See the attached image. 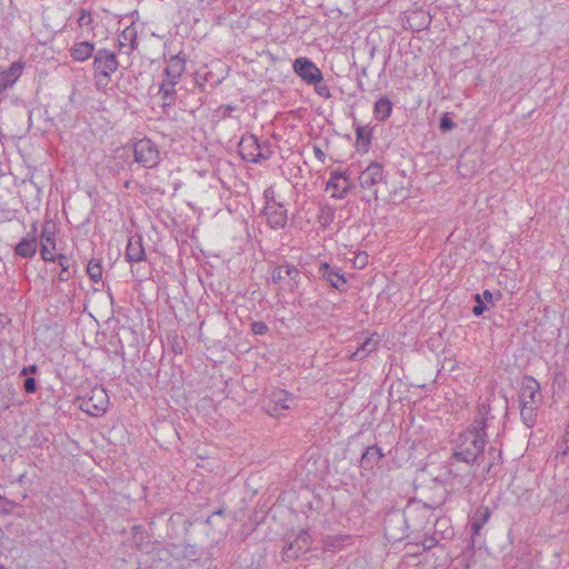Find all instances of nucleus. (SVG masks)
<instances>
[{
  "label": "nucleus",
  "mask_w": 569,
  "mask_h": 569,
  "mask_svg": "<svg viewBox=\"0 0 569 569\" xmlns=\"http://www.w3.org/2000/svg\"><path fill=\"white\" fill-rule=\"evenodd\" d=\"M520 417L522 422L528 427L532 428L537 421L538 409L540 407L532 406H520Z\"/></svg>",
  "instance_id": "nucleus-33"
},
{
  "label": "nucleus",
  "mask_w": 569,
  "mask_h": 569,
  "mask_svg": "<svg viewBox=\"0 0 569 569\" xmlns=\"http://www.w3.org/2000/svg\"><path fill=\"white\" fill-rule=\"evenodd\" d=\"M476 305L472 308V313L477 317L481 316L483 311L487 309L485 301L482 300L480 295H476Z\"/></svg>",
  "instance_id": "nucleus-42"
},
{
  "label": "nucleus",
  "mask_w": 569,
  "mask_h": 569,
  "mask_svg": "<svg viewBox=\"0 0 569 569\" xmlns=\"http://www.w3.org/2000/svg\"><path fill=\"white\" fill-rule=\"evenodd\" d=\"M489 412L490 407L488 405L482 403L478 407V416L455 440L452 459L469 466L480 463L487 443L486 429Z\"/></svg>",
  "instance_id": "nucleus-1"
},
{
  "label": "nucleus",
  "mask_w": 569,
  "mask_h": 569,
  "mask_svg": "<svg viewBox=\"0 0 569 569\" xmlns=\"http://www.w3.org/2000/svg\"><path fill=\"white\" fill-rule=\"evenodd\" d=\"M263 196H264V199H266V203L270 202L272 200H276L274 199V191H273L272 188L266 189L264 192H263Z\"/></svg>",
  "instance_id": "nucleus-50"
},
{
  "label": "nucleus",
  "mask_w": 569,
  "mask_h": 569,
  "mask_svg": "<svg viewBox=\"0 0 569 569\" xmlns=\"http://www.w3.org/2000/svg\"><path fill=\"white\" fill-rule=\"evenodd\" d=\"M56 248L47 247L46 244L40 246V254L43 261L46 262H54L57 260V256L53 254Z\"/></svg>",
  "instance_id": "nucleus-37"
},
{
  "label": "nucleus",
  "mask_w": 569,
  "mask_h": 569,
  "mask_svg": "<svg viewBox=\"0 0 569 569\" xmlns=\"http://www.w3.org/2000/svg\"><path fill=\"white\" fill-rule=\"evenodd\" d=\"M393 109L392 101L386 97L381 96L377 99L373 106V116L378 121H386L390 118Z\"/></svg>",
  "instance_id": "nucleus-28"
},
{
  "label": "nucleus",
  "mask_w": 569,
  "mask_h": 569,
  "mask_svg": "<svg viewBox=\"0 0 569 569\" xmlns=\"http://www.w3.org/2000/svg\"><path fill=\"white\" fill-rule=\"evenodd\" d=\"M491 517V510L488 506H479L470 516L469 526L472 539L478 536L485 525Z\"/></svg>",
  "instance_id": "nucleus-22"
},
{
  "label": "nucleus",
  "mask_w": 569,
  "mask_h": 569,
  "mask_svg": "<svg viewBox=\"0 0 569 569\" xmlns=\"http://www.w3.org/2000/svg\"><path fill=\"white\" fill-rule=\"evenodd\" d=\"M310 86H313V89L319 97L325 99H329L331 97L330 89L323 80V74H321L319 82L311 83Z\"/></svg>",
  "instance_id": "nucleus-36"
},
{
  "label": "nucleus",
  "mask_w": 569,
  "mask_h": 569,
  "mask_svg": "<svg viewBox=\"0 0 569 569\" xmlns=\"http://www.w3.org/2000/svg\"><path fill=\"white\" fill-rule=\"evenodd\" d=\"M452 533H453L452 529H450V528H445L443 530H436L433 532L436 538H438L439 540L446 538L447 535L452 536Z\"/></svg>",
  "instance_id": "nucleus-47"
},
{
  "label": "nucleus",
  "mask_w": 569,
  "mask_h": 569,
  "mask_svg": "<svg viewBox=\"0 0 569 569\" xmlns=\"http://www.w3.org/2000/svg\"><path fill=\"white\" fill-rule=\"evenodd\" d=\"M38 368L36 365H31L29 367H24L21 371L22 375H28V373H34L37 372Z\"/></svg>",
  "instance_id": "nucleus-51"
},
{
  "label": "nucleus",
  "mask_w": 569,
  "mask_h": 569,
  "mask_svg": "<svg viewBox=\"0 0 569 569\" xmlns=\"http://www.w3.org/2000/svg\"><path fill=\"white\" fill-rule=\"evenodd\" d=\"M488 453L489 456L492 457V460L491 462H489L488 467H487V473L490 472L491 468L495 466V465H498L501 460V451L500 450H496L495 448L490 447L489 450H488Z\"/></svg>",
  "instance_id": "nucleus-40"
},
{
  "label": "nucleus",
  "mask_w": 569,
  "mask_h": 569,
  "mask_svg": "<svg viewBox=\"0 0 569 569\" xmlns=\"http://www.w3.org/2000/svg\"><path fill=\"white\" fill-rule=\"evenodd\" d=\"M462 167H463V157L459 161V168H462Z\"/></svg>",
  "instance_id": "nucleus-57"
},
{
  "label": "nucleus",
  "mask_w": 569,
  "mask_h": 569,
  "mask_svg": "<svg viewBox=\"0 0 569 569\" xmlns=\"http://www.w3.org/2000/svg\"><path fill=\"white\" fill-rule=\"evenodd\" d=\"M238 152L242 160L252 163H261L272 156L269 141H260L256 134L246 133L238 144Z\"/></svg>",
  "instance_id": "nucleus-4"
},
{
  "label": "nucleus",
  "mask_w": 569,
  "mask_h": 569,
  "mask_svg": "<svg viewBox=\"0 0 569 569\" xmlns=\"http://www.w3.org/2000/svg\"><path fill=\"white\" fill-rule=\"evenodd\" d=\"M385 172L381 163L371 162L359 176L361 188L377 193V186L385 181Z\"/></svg>",
  "instance_id": "nucleus-13"
},
{
  "label": "nucleus",
  "mask_w": 569,
  "mask_h": 569,
  "mask_svg": "<svg viewBox=\"0 0 569 569\" xmlns=\"http://www.w3.org/2000/svg\"><path fill=\"white\" fill-rule=\"evenodd\" d=\"M367 258L368 256L366 253L358 254L355 260V263H358L360 268H363L367 264Z\"/></svg>",
  "instance_id": "nucleus-49"
},
{
  "label": "nucleus",
  "mask_w": 569,
  "mask_h": 569,
  "mask_svg": "<svg viewBox=\"0 0 569 569\" xmlns=\"http://www.w3.org/2000/svg\"><path fill=\"white\" fill-rule=\"evenodd\" d=\"M383 456L385 455L382 453V450L380 447H378V446L367 447L366 450L361 455L360 467L366 470H370L379 463V461L381 460V458Z\"/></svg>",
  "instance_id": "nucleus-26"
},
{
  "label": "nucleus",
  "mask_w": 569,
  "mask_h": 569,
  "mask_svg": "<svg viewBox=\"0 0 569 569\" xmlns=\"http://www.w3.org/2000/svg\"><path fill=\"white\" fill-rule=\"evenodd\" d=\"M0 569H6L3 566L0 565Z\"/></svg>",
  "instance_id": "nucleus-60"
},
{
  "label": "nucleus",
  "mask_w": 569,
  "mask_h": 569,
  "mask_svg": "<svg viewBox=\"0 0 569 569\" xmlns=\"http://www.w3.org/2000/svg\"><path fill=\"white\" fill-rule=\"evenodd\" d=\"M26 63L21 60L13 61L8 68L0 67V94L12 88L23 73Z\"/></svg>",
  "instance_id": "nucleus-15"
},
{
  "label": "nucleus",
  "mask_w": 569,
  "mask_h": 569,
  "mask_svg": "<svg viewBox=\"0 0 569 569\" xmlns=\"http://www.w3.org/2000/svg\"><path fill=\"white\" fill-rule=\"evenodd\" d=\"M269 328L263 321H253L251 323V331L257 336H262L268 332Z\"/></svg>",
  "instance_id": "nucleus-41"
},
{
  "label": "nucleus",
  "mask_w": 569,
  "mask_h": 569,
  "mask_svg": "<svg viewBox=\"0 0 569 569\" xmlns=\"http://www.w3.org/2000/svg\"><path fill=\"white\" fill-rule=\"evenodd\" d=\"M130 149L132 150L133 162L142 168L153 169L161 162L159 146L149 138L133 140Z\"/></svg>",
  "instance_id": "nucleus-5"
},
{
  "label": "nucleus",
  "mask_w": 569,
  "mask_h": 569,
  "mask_svg": "<svg viewBox=\"0 0 569 569\" xmlns=\"http://www.w3.org/2000/svg\"><path fill=\"white\" fill-rule=\"evenodd\" d=\"M237 109V106L232 104H222L218 108V112L221 113L222 118H227L231 116V112Z\"/></svg>",
  "instance_id": "nucleus-45"
},
{
  "label": "nucleus",
  "mask_w": 569,
  "mask_h": 569,
  "mask_svg": "<svg viewBox=\"0 0 569 569\" xmlns=\"http://www.w3.org/2000/svg\"><path fill=\"white\" fill-rule=\"evenodd\" d=\"M3 99H4V97H2V96L0 94V103L2 102V100H3Z\"/></svg>",
  "instance_id": "nucleus-59"
},
{
  "label": "nucleus",
  "mask_w": 569,
  "mask_h": 569,
  "mask_svg": "<svg viewBox=\"0 0 569 569\" xmlns=\"http://www.w3.org/2000/svg\"><path fill=\"white\" fill-rule=\"evenodd\" d=\"M519 401L520 406H541L542 396L540 392V385L535 378L530 376L523 377L519 390Z\"/></svg>",
  "instance_id": "nucleus-9"
},
{
  "label": "nucleus",
  "mask_w": 569,
  "mask_h": 569,
  "mask_svg": "<svg viewBox=\"0 0 569 569\" xmlns=\"http://www.w3.org/2000/svg\"><path fill=\"white\" fill-rule=\"evenodd\" d=\"M446 468L448 476L456 478L459 475L458 469L455 468L453 462L449 461Z\"/></svg>",
  "instance_id": "nucleus-48"
},
{
  "label": "nucleus",
  "mask_w": 569,
  "mask_h": 569,
  "mask_svg": "<svg viewBox=\"0 0 569 569\" xmlns=\"http://www.w3.org/2000/svg\"><path fill=\"white\" fill-rule=\"evenodd\" d=\"M406 23L408 29H410L412 32H419L429 27L431 23V16L428 10H425L423 8H417L407 12Z\"/></svg>",
  "instance_id": "nucleus-18"
},
{
  "label": "nucleus",
  "mask_w": 569,
  "mask_h": 569,
  "mask_svg": "<svg viewBox=\"0 0 569 569\" xmlns=\"http://www.w3.org/2000/svg\"><path fill=\"white\" fill-rule=\"evenodd\" d=\"M56 224L51 220H46L40 233V246L46 244L47 247L56 248Z\"/></svg>",
  "instance_id": "nucleus-31"
},
{
  "label": "nucleus",
  "mask_w": 569,
  "mask_h": 569,
  "mask_svg": "<svg viewBox=\"0 0 569 569\" xmlns=\"http://www.w3.org/2000/svg\"><path fill=\"white\" fill-rule=\"evenodd\" d=\"M61 270L58 274V279L62 282H67L72 274L76 272V263L72 258L67 254H58L57 260Z\"/></svg>",
  "instance_id": "nucleus-29"
},
{
  "label": "nucleus",
  "mask_w": 569,
  "mask_h": 569,
  "mask_svg": "<svg viewBox=\"0 0 569 569\" xmlns=\"http://www.w3.org/2000/svg\"><path fill=\"white\" fill-rule=\"evenodd\" d=\"M350 188V183L345 173L340 171H333L330 174V179L327 182V190H332L331 197L335 199L343 198Z\"/></svg>",
  "instance_id": "nucleus-19"
},
{
  "label": "nucleus",
  "mask_w": 569,
  "mask_h": 569,
  "mask_svg": "<svg viewBox=\"0 0 569 569\" xmlns=\"http://www.w3.org/2000/svg\"><path fill=\"white\" fill-rule=\"evenodd\" d=\"M482 298H483V299H482L483 301L491 302V301H492L493 296H492V293H491L489 290H485V291L482 292Z\"/></svg>",
  "instance_id": "nucleus-52"
},
{
  "label": "nucleus",
  "mask_w": 569,
  "mask_h": 569,
  "mask_svg": "<svg viewBox=\"0 0 569 569\" xmlns=\"http://www.w3.org/2000/svg\"><path fill=\"white\" fill-rule=\"evenodd\" d=\"M178 81L163 79L162 82L159 86L158 96L160 97L162 103L161 107L163 109V112L168 108H171L174 106L177 101V91L176 86L178 84Z\"/></svg>",
  "instance_id": "nucleus-21"
},
{
  "label": "nucleus",
  "mask_w": 569,
  "mask_h": 569,
  "mask_svg": "<svg viewBox=\"0 0 569 569\" xmlns=\"http://www.w3.org/2000/svg\"><path fill=\"white\" fill-rule=\"evenodd\" d=\"M118 68L119 61L113 51L106 48L96 51L92 62V76L97 90L102 91L109 86L111 77Z\"/></svg>",
  "instance_id": "nucleus-2"
},
{
  "label": "nucleus",
  "mask_w": 569,
  "mask_h": 569,
  "mask_svg": "<svg viewBox=\"0 0 569 569\" xmlns=\"http://www.w3.org/2000/svg\"><path fill=\"white\" fill-rule=\"evenodd\" d=\"M92 21H93V19H92L91 12L88 11L87 9H81L80 16L78 18L79 27L82 28V27L90 26L92 23Z\"/></svg>",
  "instance_id": "nucleus-39"
},
{
  "label": "nucleus",
  "mask_w": 569,
  "mask_h": 569,
  "mask_svg": "<svg viewBox=\"0 0 569 569\" xmlns=\"http://www.w3.org/2000/svg\"><path fill=\"white\" fill-rule=\"evenodd\" d=\"M38 221H33L30 224L29 232L13 248L17 257L32 259L36 256L38 250Z\"/></svg>",
  "instance_id": "nucleus-10"
},
{
  "label": "nucleus",
  "mask_w": 569,
  "mask_h": 569,
  "mask_svg": "<svg viewBox=\"0 0 569 569\" xmlns=\"http://www.w3.org/2000/svg\"><path fill=\"white\" fill-rule=\"evenodd\" d=\"M269 274V281L277 290L295 292L301 281L300 270L287 260L270 268Z\"/></svg>",
  "instance_id": "nucleus-3"
},
{
  "label": "nucleus",
  "mask_w": 569,
  "mask_h": 569,
  "mask_svg": "<svg viewBox=\"0 0 569 569\" xmlns=\"http://www.w3.org/2000/svg\"><path fill=\"white\" fill-rule=\"evenodd\" d=\"M360 74L362 77H366L367 76V68H362Z\"/></svg>",
  "instance_id": "nucleus-56"
},
{
  "label": "nucleus",
  "mask_w": 569,
  "mask_h": 569,
  "mask_svg": "<svg viewBox=\"0 0 569 569\" xmlns=\"http://www.w3.org/2000/svg\"><path fill=\"white\" fill-rule=\"evenodd\" d=\"M87 273L93 282L102 279V266L99 260L91 259L87 266Z\"/></svg>",
  "instance_id": "nucleus-34"
},
{
  "label": "nucleus",
  "mask_w": 569,
  "mask_h": 569,
  "mask_svg": "<svg viewBox=\"0 0 569 569\" xmlns=\"http://www.w3.org/2000/svg\"><path fill=\"white\" fill-rule=\"evenodd\" d=\"M0 500H3V497L0 495ZM0 511H4L2 508H0Z\"/></svg>",
  "instance_id": "nucleus-58"
},
{
  "label": "nucleus",
  "mask_w": 569,
  "mask_h": 569,
  "mask_svg": "<svg viewBox=\"0 0 569 569\" xmlns=\"http://www.w3.org/2000/svg\"><path fill=\"white\" fill-rule=\"evenodd\" d=\"M147 258L146 251L142 244V238L141 236L133 234L129 237L127 248H126V259L127 261L133 263V262H141L144 261Z\"/></svg>",
  "instance_id": "nucleus-23"
},
{
  "label": "nucleus",
  "mask_w": 569,
  "mask_h": 569,
  "mask_svg": "<svg viewBox=\"0 0 569 569\" xmlns=\"http://www.w3.org/2000/svg\"><path fill=\"white\" fill-rule=\"evenodd\" d=\"M222 513H223V510H222V509H219V510H217V511L212 512V513L207 518V522L209 523V522L211 521V518H212L213 516H220V515H222Z\"/></svg>",
  "instance_id": "nucleus-54"
},
{
  "label": "nucleus",
  "mask_w": 569,
  "mask_h": 569,
  "mask_svg": "<svg viewBox=\"0 0 569 569\" xmlns=\"http://www.w3.org/2000/svg\"><path fill=\"white\" fill-rule=\"evenodd\" d=\"M336 209L329 204H321L317 216V220L322 228H328L335 220Z\"/></svg>",
  "instance_id": "nucleus-32"
},
{
  "label": "nucleus",
  "mask_w": 569,
  "mask_h": 569,
  "mask_svg": "<svg viewBox=\"0 0 569 569\" xmlns=\"http://www.w3.org/2000/svg\"><path fill=\"white\" fill-rule=\"evenodd\" d=\"M379 343V336L376 332L371 333L351 353L350 359L353 361H361L366 359L370 353L375 352L378 349Z\"/></svg>",
  "instance_id": "nucleus-24"
},
{
  "label": "nucleus",
  "mask_w": 569,
  "mask_h": 569,
  "mask_svg": "<svg viewBox=\"0 0 569 569\" xmlns=\"http://www.w3.org/2000/svg\"><path fill=\"white\" fill-rule=\"evenodd\" d=\"M263 213L267 218L268 224L272 229H280L287 224V209L282 203L277 202L276 200H272L264 204Z\"/></svg>",
  "instance_id": "nucleus-16"
},
{
  "label": "nucleus",
  "mask_w": 569,
  "mask_h": 569,
  "mask_svg": "<svg viewBox=\"0 0 569 569\" xmlns=\"http://www.w3.org/2000/svg\"><path fill=\"white\" fill-rule=\"evenodd\" d=\"M439 543V539L435 535L425 537L421 541V546L425 550H431Z\"/></svg>",
  "instance_id": "nucleus-43"
},
{
  "label": "nucleus",
  "mask_w": 569,
  "mask_h": 569,
  "mask_svg": "<svg viewBox=\"0 0 569 569\" xmlns=\"http://www.w3.org/2000/svg\"><path fill=\"white\" fill-rule=\"evenodd\" d=\"M318 274L326 280L332 288L345 292L348 289L347 278L340 268L321 262L318 268Z\"/></svg>",
  "instance_id": "nucleus-14"
},
{
  "label": "nucleus",
  "mask_w": 569,
  "mask_h": 569,
  "mask_svg": "<svg viewBox=\"0 0 569 569\" xmlns=\"http://www.w3.org/2000/svg\"><path fill=\"white\" fill-rule=\"evenodd\" d=\"M109 397L104 388L97 386L79 398V408L91 417H100L108 409Z\"/></svg>",
  "instance_id": "nucleus-8"
},
{
  "label": "nucleus",
  "mask_w": 569,
  "mask_h": 569,
  "mask_svg": "<svg viewBox=\"0 0 569 569\" xmlns=\"http://www.w3.org/2000/svg\"><path fill=\"white\" fill-rule=\"evenodd\" d=\"M349 537L348 536H328L326 539H325V549L326 550H336V549H340L343 545V541L345 540H348Z\"/></svg>",
  "instance_id": "nucleus-35"
},
{
  "label": "nucleus",
  "mask_w": 569,
  "mask_h": 569,
  "mask_svg": "<svg viewBox=\"0 0 569 569\" xmlns=\"http://www.w3.org/2000/svg\"><path fill=\"white\" fill-rule=\"evenodd\" d=\"M119 48L127 49L126 53L130 54L138 47L137 30L133 26L127 27L118 38Z\"/></svg>",
  "instance_id": "nucleus-27"
},
{
  "label": "nucleus",
  "mask_w": 569,
  "mask_h": 569,
  "mask_svg": "<svg viewBox=\"0 0 569 569\" xmlns=\"http://www.w3.org/2000/svg\"><path fill=\"white\" fill-rule=\"evenodd\" d=\"M447 519H438L436 522V526L439 527L441 530H443V527L449 528L447 526Z\"/></svg>",
  "instance_id": "nucleus-53"
},
{
  "label": "nucleus",
  "mask_w": 569,
  "mask_h": 569,
  "mask_svg": "<svg viewBox=\"0 0 569 569\" xmlns=\"http://www.w3.org/2000/svg\"><path fill=\"white\" fill-rule=\"evenodd\" d=\"M172 350L174 353H182L183 349L179 343L172 346Z\"/></svg>",
  "instance_id": "nucleus-55"
},
{
  "label": "nucleus",
  "mask_w": 569,
  "mask_h": 569,
  "mask_svg": "<svg viewBox=\"0 0 569 569\" xmlns=\"http://www.w3.org/2000/svg\"><path fill=\"white\" fill-rule=\"evenodd\" d=\"M408 521L401 510H393L387 513L383 521L385 537L390 543L400 542L408 538Z\"/></svg>",
  "instance_id": "nucleus-7"
},
{
  "label": "nucleus",
  "mask_w": 569,
  "mask_h": 569,
  "mask_svg": "<svg viewBox=\"0 0 569 569\" xmlns=\"http://www.w3.org/2000/svg\"><path fill=\"white\" fill-rule=\"evenodd\" d=\"M456 122L449 117V113H445L441 119H440V123H439V128L441 131L443 132H448V131H451L452 129L456 128Z\"/></svg>",
  "instance_id": "nucleus-38"
},
{
  "label": "nucleus",
  "mask_w": 569,
  "mask_h": 569,
  "mask_svg": "<svg viewBox=\"0 0 569 569\" xmlns=\"http://www.w3.org/2000/svg\"><path fill=\"white\" fill-rule=\"evenodd\" d=\"M312 543V537L308 530H300L296 539L283 548V556L287 558H298L300 553L309 550Z\"/></svg>",
  "instance_id": "nucleus-17"
},
{
  "label": "nucleus",
  "mask_w": 569,
  "mask_h": 569,
  "mask_svg": "<svg viewBox=\"0 0 569 569\" xmlns=\"http://www.w3.org/2000/svg\"><path fill=\"white\" fill-rule=\"evenodd\" d=\"M94 53V43L89 41L74 42L69 49L70 58L78 62L87 61L89 58L93 57Z\"/></svg>",
  "instance_id": "nucleus-25"
},
{
  "label": "nucleus",
  "mask_w": 569,
  "mask_h": 569,
  "mask_svg": "<svg viewBox=\"0 0 569 569\" xmlns=\"http://www.w3.org/2000/svg\"><path fill=\"white\" fill-rule=\"evenodd\" d=\"M372 129L366 126H357L356 147L358 151L367 152L371 144Z\"/></svg>",
  "instance_id": "nucleus-30"
},
{
  "label": "nucleus",
  "mask_w": 569,
  "mask_h": 569,
  "mask_svg": "<svg viewBox=\"0 0 569 569\" xmlns=\"http://www.w3.org/2000/svg\"><path fill=\"white\" fill-rule=\"evenodd\" d=\"M172 556L178 560L199 562L202 559H209V552L197 543L186 542L183 545H172Z\"/></svg>",
  "instance_id": "nucleus-12"
},
{
  "label": "nucleus",
  "mask_w": 569,
  "mask_h": 569,
  "mask_svg": "<svg viewBox=\"0 0 569 569\" xmlns=\"http://www.w3.org/2000/svg\"><path fill=\"white\" fill-rule=\"evenodd\" d=\"M187 57L183 52H179L168 61V66L164 69V79L174 80L180 82L181 77L186 70Z\"/></svg>",
  "instance_id": "nucleus-20"
},
{
  "label": "nucleus",
  "mask_w": 569,
  "mask_h": 569,
  "mask_svg": "<svg viewBox=\"0 0 569 569\" xmlns=\"http://www.w3.org/2000/svg\"><path fill=\"white\" fill-rule=\"evenodd\" d=\"M312 149H313L315 157H316V158H317L321 163H325V162H326V159H327V156H326V153L323 152V150H322L319 146H317V144H315V146L312 147Z\"/></svg>",
  "instance_id": "nucleus-46"
},
{
  "label": "nucleus",
  "mask_w": 569,
  "mask_h": 569,
  "mask_svg": "<svg viewBox=\"0 0 569 569\" xmlns=\"http://www.w3.org/2000/svg\"><path fill=\"white\" fill-rule=\"evenodd\" d=\"M24 391L28 393H34L37 391V382L32 377H28L23 383Z\"/></svg>",
  "instance_id": "nucleus-44"
},
{
  "label": "nucleus",
  "mask_w": 569,
  "mask_h": 569,
  "mask_svg": "<svg viewBox=\"0 0 569 569\" xmlns=\"http://www.w3.org/2000/svg\"><path fill=\"white\" fill-rule=\"evenodd\" d=\"M295 399V396L287 390L272 388L267 391L262 400V408L269 416L279 417L291 408Z\"/></svg>",
  "instance_id": "nucleus-6"
},
{
  "label": "nucleus",
  "mask_w": 569,
  "mask_h": 569,
  "mask_svg": "<svg viewBox=\"0 0 569 569\" xmlns=\"http://www.w3.org/2000/svg\"><path fill=\"white\" fill-rule=\"evenodd\" d=\"M293 72L301 78L306 84L319 82L322 71L307 57H299L292 63Z\"/></svg>",
  "instance_id": "nucleus-11"
}]
</instances>
